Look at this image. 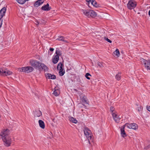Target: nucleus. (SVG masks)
Returning a JSON list of instances; mask_svg holds the SVG:
<instances>
[{"label":"nucleus","mask_w":150,"mask_h":150,"mask_svg":"<svg viewBox=\"0 0 150 150\" xmlns=\"http://www.w3.org/2000/svg\"><path fill=\"white\" fill-rule=\"evenodd\" d=\"M113 54L114 55L117 57H118L120 55V52L118 49H116V50L113 52Z\"/></svg>","instance_id":"25"},{"label":"nucleus","mask_w":150,"mask_h":150,"mask_svg":"<svg viewBox=\"0 0 150 150\" xmlns=\"http://www.w3.org/2000/svg\"><path fill=\"white\" fill-rule=\"evenodd\" d=\"M112 115L113 118L115 122L117 123H119L120 118L117 115V112L112 113Z\"/></svg>","instance_id":"10"},{"label":"nucleus","mask_w":150,"mask_h":150,"mask_svg":"<svg viewBox=\"0 0 150 150\" xmlns=\"http://www.w3.org/2000/svg\"><path fill=\"white\" fill-rule=\"evenodd\" d=\"M41 9L43 10L48 11L50 10L51 8L49 6V4L47 3L46 5H44L42 6Z\"/></svg>","instance_id":"12"},{"label":"nucleus","mask_w":150,"mask_h":150,"mask_svg":"<svg viewBox=\"0 0 150 150\" xmlns=\"http://www.w3.org/2000/svg\"><path fill=\"white\" fill-rule=\"evenodd\" d=\"M83 132L85 135L88 140L89 142L90 143L89 140H91L93 138L92 133L91 131L87 127H84L83 129Z\"/></svg>","instance_id":"1"},{"label":"nucleus","mask_w":150,"mask_h":150,"mask_svg":"<svg viewBox=\"0 0 150 150\" xmlns=\"http://www.w3.org/2000/svg\"><path fill=\"white\" fill-rule=\"evenodd\" d=\"M97 64L98 66L100 67H104V64L102 63L98 62Z\"/></svg>","instance_id":"33"},{"label":"nucleus","mask_w":150,"mask_h":150,"mask_svg":"<svg viewBox=\"0 0 150 150\" xmlns=\"http://www.w3.org/2000/svg\"><path fill=\"white\" fill-rule=\"evenodd\" d=\"M82 11L84 15L89 17L90 10H82Z\"/></svg>","instance_id":"21"},{"label":"nucleus","mask_w":150,"mask_h":150,"mask_svg":"<svg viewBox=\"0 0 150 150\" xmlns=\"http://www.w3.org/2000/svg\"><path fill=\"white\" fill-rule=\"evenodd\" d=\"M96 12L93 10H90L89 17H96Z\"/></svg>","instance_id":"18"},{"label":"nucleus","mask_w":150,"mask_h":150,"mask_svg":"<svg viewBox=\"0 0 150 150\" xmlns=\"http://www.w3.org/2000/svg\"><path fill=\"white\" fill-rule=\"evenodd\" d=\"M82 101L84 104H88V101L86 97H83L82 99Z\"/></svg>","instance_id":"27"},{"label":"nucleus","mask_w":150,"mask_h":150,"mask_svg":"<svg viewBox=\"0 0 150 150\" xmlns=\"http://www.w3.org/2000/svg\"><path fill=\"white\" fill-rule=\"evenodd\" d=\"M110 112L112 115V113H115L116 112L115 111V108L113 107H111L110 108Z\"/></svg>","instance_id":"32"},{"label":"nucleus","mask_w":150,"mask_h":150,"mask_svg":"<svg viewBox=\"0 0 150 150\" xmlns=\"http://www.w3.org/2000/svg\"><path fill=\"white\" fill-rule=\"evenodd\" d=\"M44 1V0H38L35 2L34 6L35 7H38L43 4Z\"/></svg>","instance_id":"13"},{"label":"nucleus","mask_w":150,"mask_h":150,"mask_svg":"<svg viewBox=\"0 0 150 150\" xmlns=\"http://www.w3.org/2000/svg\"><path fill=\"white\" fill-rule=\"evenodd\" d=\"M35 23L37 25H38L40 24V22H39L38 21H35Z\"/></svg>","instance_id":"40"},{"label":"nucleus","mask_w":150,"mask_h":150,"mask_svg":"<svg viewBox=\"0 0 150 150\" xmlns=\"http://www.w3.org/2000/svg\"><path fill=\"white\" fill-rule=\"evenodd\" d=\"M124 125L125 126V127L127 126L129 129H132L134 130L137 129L138 127L137 124L134 123L131 124L126 123Z\"/></svg>","instance_id":"7"},{"label":"nucleus","mask_w":150,"mask_h":150,"mask_svg":"<svg viewBox=\"0 0 150 150\" xmlns=\"http://www.w3.org/2000/svg\"><path fill=\"white\" fill-rule=\"evenodd\" d=\"M65 73V71L64 70V69H62L59 70V75L61 76H62L64 75Z\"/></svg>","instance_id":"29"},{"label":"nucleus","mask_w":150,"mask_h":150,"mask_svg":"<svg viewBox=\"0 0 150 150\" xmlns=\"http://www.w3.org/2000/svg\"><path fill=\"white\" fill-rule=\"evenodd\" d=\"M63 69L62 64L61 63H59L57 66V69L60 70Z\"/></svg>","instance_id":"28"},{"label":"nucleus","mask_w":150,"mask_h":150,"mask_svg":"<svg viewBox=\"0 0 150 150\" xmlns=\"http://www.w3.org/2000/svg\"><path fill=\"white\" fill-rule=\"evenodd\" d=\"M69 119L70 121L72 122L73 123L76 124L77 122V121L76 119L73 117H70Z\"/></svg>","instance_id":"24"},{"label":"nucleus","mask_w":150,"mask_h":150,"mask_svg":"<svg viewBox=\"0 0 150 150\" xmlns=\"http://www.w3.org/2000/svg\"><path fill=\"white\" fill-rule=\"evenodd\" d=\"M137 5V3L134 0H131L129 1L127 7L128 9H132L134 8Z\"/></svg>","instance_id":"6"},{"label":"nucleus","mask_w":150,"mask_h":150,"mask_svg":"<svg viewBox=\"0 0 150 150\" xmlns=\"http://www.w3.org/2000/svg\"><path fill=\"white\" fill-rule=\"evenodd\" d=\"M149 16H150V10L149 11Z\"/></svg>","instance_id":"44"},{"label":"nucleus","mask_w":150,"mask_h":150,"mask_svg":"<svg viewBox=\"0 0 150 150\" xmlns=\"http://www.w3.org/2000/svg\"><path fill=\"white\" fill-rule=\"evenodd\" d=\"M86 1L88 2L89 4L90 2H91V0H86Z\"/></svg>","instance_id":"43"},{"label":"nucleus","mask_w":150,"mask_h":150,"mask_svg":"<svg viewBox=\"0 0 150 150\" xmlns=\"http://www.w3.org/2000/svg\"><path fill=\"white\" fill-rule=\"evenodd\" d=\"M141 107H142L141 106L138 107L137 109V110L138 111V112H140V111H141Z\"/></svg>","instance_id":"37"},{"label":"nucleus","mask_w":150,"mask_h":150,"mask_svg":"<svg viewBox=\"0 0 150 150\" xmlns=\"http://www.w3.org/2000/svg\"><path fill=\"white\" fill-rule=\"evenodd\" d=\"M34 68L31 66H27L19 68L18 71L20 72H24L26 73L32 72L34 70Z\"/></svg>","instance_id":"2"},{"label":"nucleus","mask_w":150,"mask_h":150,"mask_svg":"<svg viewBox=\"0 0 150 150\" xmlns=\"http://www.w3.org/2000/svg\"><path fill=\"white\" fill-rule=\"evenodd\" d=\"M42 115V112L40 110H36L34 112V117H39L41 116Z\"/></svg>","instance_id":"17"},{"label":"nucleus","mask_w":150,"mask_h":150,"mask_svg":"<svg viewBox=\"0 0 150 150\" xmlns=\"http://www.w3.org/2000/svg\"><path fill=\"white\" fill-rule=\"evenodd\" d=\"M50 136L49 137V138L50 139H52L53 137L52 134V133H50Z\"/></svg>","instance_id":"41"},{"label":"nucleus","mask_w":150,"mask_h":150,"mask_svg":"<svg viewBox=\"0 0 150 150\" xmlns=\"http://www.w3.org/2000/svg\"><path fill=\"white\" fill-rule=\"evenodd\" d=\"M125 126L124 125L121 127L120 129L121 135V136L123 138H125L127 136V134L125 130Z\"/></svg>","instance_id":"11"},{"label":"nucleus","mask_w":150,"mask_h":150,"mask_svg":"<svg viewBox=\"0 0 150 150\" xmlns=\"http://www.w3.org/2000/svg\"><path fill=\"white\" fill-rule=\"evenodd\" d=\"M120 73H118L117 74H116L115 76L116 79L117 80H120L121 79Z\"/></svg>","instance_id":"31"},{"label":"nucleus","mask_w":150,"mask_h":150,"mask_svg":"<svg viewBox=\"0 0 150 150\" xmlns=\"http://www.w3.org/2000/svg\"><path fill=\"white\" fill-rule=\"evenodd\" d=\"M55 53L56 54V55H57L58 56H61L62 54V52L59 50H56Z\"/></svg>","instance_id":"26"},{"label":"nucleus","mask_w":150,"mask_h":150,"mask_svg":"<svg viewBox=\"0 0 150 150\" xmlns=\"http://www.w3.org/2000/svg\"><path fill=\"white\" fill-rule=\"evenodd\" d=\"M38 123L39 125L40 128L42 129H44L45 128V124L44 122L41 120H39L38 121Z\"/></svg>","instance_id":"16"},{"label":"nucleus","mask_w":150,"mask_h":150,"mask_svg":"<svg viewBox=\"0 0 150 150\" xmlns=\"http://www.w3.org/2000/svg\"><path fill=\"white\" fill-rule=\"evenodd\" d=\"M142 64L144 65L147 70H150V59L146 60L143 58L140 59Z\"/></svg>","instance_id":"3"},{"label":"nucleus","mask_w":150,"mask_h":150,"mask_svg":"<svg viewBox=\"0 0 150 150\" xmlns=\"http://www.w3.org/2000/svg\"><path fill=\"white\" fill-rule=\"evenodd\" d=\"M6 9L5 7L2 8L0 11V23H2V18L5 15Z\"/></svg>","instance_id":"8"},{"label":"nucleus","mask_w":150,"mask_h":150,"mask_svg":"<svg viewBox=\"0 0 150 150\" xmlns=\"http://www.w3.org/2000/svg\"><path fill=\"white\" fill-rule=\"evenodd\" d=\"M58 40H59L62 41L66 42H67V41L64 40V38L63 36H59L58 38Z\"/></svg>","instance_id":"30"},{"label":"nucleus","mask_w":150,"mask_h":150,"mask_svg":"<svg viewBox=\"0 0 150 150\" xmlns=\"http://www.w3.org/2000/svg\"><path fill=\"white\" fill-rule=\"evenodd\" d=\"M3 69H0V74H1V75H2V73L3 72Z\"/></svg>","instance_id":"38"},{"label":"nucleus","mask_w":150,"mask_h":150,"mask_svg":"<svg viewBox=\"0 0 150 150\" xmlns=\"http://www.w3.org/2000/svg\"><path fill=\"white\" fill-rule=\"evenodd\" d=\"M2 73L3 76L9 75L12 74V72L11 71L7 70H3V73Z\"/></svg>","instance_id":"15"},{"label":"nucleus","mask_w":150,"mask_h":150,"mask_svg":"<svg viewBox=\"0 0 150 150\" xmlns=\"http://www.w3.org/2000/svg\"><path fill=\"white\" fill-rule=\"evenodd\" d=\"M40 65V69H42L44 70L45 71H47L48 70V67L45 64L41 63Z\"/></svg>","instance_id":"19"},{"label":"nucleus","mask_w":150,"mask_h":150,"mask_svg":"<svg viewBox=\"0 0 150 150\" xmlns=\"http://www.w3.org/2000/svg\"><path fill=\"white\" fill-rule=\"evenodd\" d=\"M59 59V56L57 55H54L52 59L53 63L54 64H56L58 62Z\"/></svg>","instance_id":"14"},{"label":"nucleus","mask_w":150,"mask_h":150,"mask_svg":"<svg viewBox=\"0 0 150 150\" xmlns=\"http://www.w3.org/2000/svg\"><path fill=\"white\" fill-rule=\"evenodd\" d=\"M4 144L6 146H9L11 143V139L10 137H6L2 138V139Z\"/></svg>","instance_id":"5"},{"label":"nucleus","mask_w":150,"mask_h":150,"mask_svg":"<svg viewBox=\"0 0 150 150\" xmlns=\"http://www.w3.org/2000/svg\"><path fill=\"white\" fill-rule=\"evenodd\" d=\"M50 51L51 52H52L54 51V49L53 48H50Z\"/></svg>","instance_id":"42"},{"label":"nucleus","mask_w":150,"mask_h":150,"mask_svg":"<svg viewBox=\"0 0 150 150\" xmlns=\"http://www.w3.org/2000/svg\"><path fill=\"white\" fill-rule=\"evenodd\" d=\"M89 76H91V75L88 73H87L85 75V77L88 79H90V78L88 77Z\"/></svg>","instance_id":"34"},{"label":"nucleus","mask_w":150,"mask_h":150,"mask_svg":"<svg viewBox=\"0 0 150 150\" xmlns=\"http://www.w3.org/2000/svg\"><path fill=\"white\" fill-rule=\"evenodd\" d=\"M60 93L59 90L57 88L55 87L53 92V94L55 96H58Z\"/></svg>","instance_id":"20"},{"label":"nucleus","mask_w":150,"mask_h":150,"mask_svg":"<svg viewBox=\"0 0 150 150\" xmlns=\"http://www.w3.org/2000/svg\"><path fill=\"white\" fill-rule=\"evenodd\" d=\"M46 23V21L45 20L43 19L40 20V24H45Z\"/></svg>","instance_id":"35"},{"label":"nucleus","mask_w":150,"mask_h":150,"mask_svg":"<svg viewBox=\"0 0 150 150\" xmlns=\"http://www.w3.org/2000/svg\"><path fill=\"white\" fill-rule=\"evenodd\" d=\"M9 131L8 129H4L2 132L1 135V138L6 137H9L8 134H9Z\"/></svg>","instance_id":"9"},{"label":"nucleus","mask_w":150,"mask_h":150,"mask_svg":"<svg viewBox=\"0 0 150 150\" xmlns=\"http://www.w3.org/2000/svg\"><path fill=\"white\" fill-rule=\"evenodd\" d=\"M46 76L48 77L49 79H56V76L55 75H52L50 74H48Z\"/></svg>","instance_id":"23"},{"label":"nucleus","mask_w":150,"mask_h":150,"mask_svg":"<svg viewBox=\"0 0 150 150\" xmlns=\"http://www.w3.org/2000/svg\"><path fill=\"white\" fill-rule=\"evenodd\" d=\"M91 4L94 6L97 7L99 6V4L95 0H91Z\"/></svg>","instance_id":"22"},{"label":"nucleus","mask_w":150,"mask_h":150,"mask_svg":"<svg viewBox=\"0 0 150 150\" xmlns=\"http://www.w3.org/2000/svg\"><path fill=\"white\" fill-rule=\"evenodd\" d=\"M30 65L38 69H40L41 63L36 60H30Z\"/></svg>","instance_id":"4"},{"label":"nucleus","mask_w":150,"mask_h":150,"mask_svg":"<svg viewBox=\"0 0 150 150\" xmlns=\"http://www.w3.org/2000/svg\"><path fill=\"white\" fill-rule=\"evenodd\" d=\"M146 108H147V110L148 111H150V106H146Z\"/></svg>","instance_id":"39"},{"label":"nucleus","mask_w":150,"mask_h":150,"mask_svg":"<svg viewBox=\"0 0 150 150\" xmlns=\"http://www.w3.org/2000/svg\"><path fill=\"white\" fill-rule=\"evenodd\" d=\"M104 39L107 41L108 42L111 43L112 42V41L110 40H109V39H108L107 38H106V37H104Z\"/></svg>","instance_id":"36"}]
</instances>
